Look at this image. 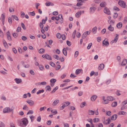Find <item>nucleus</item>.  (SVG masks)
<instances>
[{
	"mask_svg": "<svg viewBox=\"0 0 127 127\" xmlns=\"http://www.w3.org/2000/svg\"><path fill=\"white\" fill-rule=\"evenodd\" d=\"M127 61L125 59H124L122 62L121 64L122 65H125L127 63Z\"/></svg>",
	"mask_w": 127,
	"mask_h": 127,
	"instance_id": "obj_26",
	"label": "nucleus"
},
{
	"mask_svg": "<svg viewBox=\"0 0 127 127\" xmlns=\"http://www.w3.org/2000/svg\"><path fill=\"white\" fill-rule=\"evenodd\" d=\"M28 14L29 15H31L32 16H34L35 15V13L34 11L32 12H28Z\"/></svg>",
	"mask_w": 127,
	"mask_h": 127,
	"instance_id": "obj_27",
	"label": "nucleus"
},
{
	"mask_svg": "<svg viewBox=\"0 0 127 127\" xmlns=\"http://www.w3.org/2000/svg\"><path fill=\"white\" fill-rule=\"evenodd\" d=\"M104 67V64H101L99 66L98 68L99 70H102Z\"/></svg>",
	"mask_w": 127,
	"mask_h": 127,
	"instance_id": "obj_13",
	"label": "nucleus"
},
{
	"mask_svg": "<svg viewBox=\"0 0 127 127\" xmlns=\"http://www.w3.org/2000/svg\"><path fill=\"white\" fill-rule=\"evenodd\" d=\"M59 16H52L51 19L52 20H58L59 19Z\"/></svg>",
	"mask_w": 127,
	"mask_h": 127,
	"instance_id": "obj_20",
	"label": "nucleus"
},
{
	"mask_svg": "<svg viewBox=\"0 0 127 127\" xmlns=\"http://www.w3.org/2000/svg\"><path fill=\"white\" fill-rule=\"evenodd\" d=\"M58 87L57 86L51 92V93H54L58 89Z\"/></svg>",
	"mask_w": 127,
	"mask_h": 127,
	"instance_id": "obj_36",
	"label": "nucleus"
},
{
	"mask_svg": "<svg viewBox=\"0 0 127 127\" xmlns=\"http://www.w3.org/2000/svg\"><path fill=\"white\" fill-rule=\"evenodd\" d=\"M113 9L115 10L119 11L120 10L116 6H114L113 7Z\"/></svg>",
	"mask_w": 127,
	"mask_h": 127,
	"instance_id": "obj_52",
	"label": "nucleus"
},
{
	"mask_svg": "<svg viewBox=\"0 0 127 127\" xmlns=\"http://www.w3.org/2000/svg\"><path fill=\"white\" fill-rule=\"evenodd\" d=\"M42 57L43 58H45L48 60H52L51 56L48 54H46L45 55H42Z\"/></svg>",
	"mask_w": 127,
	"mask_h": 127,
	"instance_id": "obj_7",
	"label": "nucleus"
},
{
	"mask_svg": "<svg viewBox=\"0 0 127 127\" xmlns=\"http://www.w3.org/2000/svg\"><path fill=\"white\" fill-rule=\"evenodd\" d=\"M33 113V111L32 110H30L27 113V114H32Z\"/></svg>",
	"mask_w": 127,
	"mask_h": 127,
	"instance_id": "obj_53",
	"label": "nucleus"
},
{
	"mask_svg": "<svg viewBox=\"0 0 127 127\" xmlns=\"http://www.w3.org/2000/svg\"><path fill=\"white\" fill-rule=\"evenodd\" d=\"M21 38L23 41H25L27 39V37L25 36H22V37Z\"/></svg>",
	"mask_w": 127,
	"mask_h": 127,
	"instance_id": "obj_47",
	"label": "nucleus"
},
{
	"mask_svg": "<svg viewBox=\"0 0 127 127\" xmlns=\"http://www.w3.org/2000/svg\"><path fill=\"white\" fill-rule=\"evenodd\" d=\"M46 107L45 106H44L43 107H41L40 108V111H43V110H45L46 109Z\"/></svg>",
	"mask_w": 127,
	"mask_h": 127,
	"instance_id": "obj_45",
	"label": "nucleus"
},
{
	"mask_svg": "<svg viewBox=\"0 0 127 127\" xmlns=\"http://www.w3.org/2000/svg\"><path fill=\"white\" fill-rule=\"evenodd\" d=\"M127 104V100L124 101L122 103V105L124 106Z\"/></svg>",
	"mask_w": 127,
	"mask_h": 127,
	"instance_id": "obj_43",
	"label": "nucleus"
},
{
	"mask_svg": "<svg viewBox=\"0 0 127 127\" xmlns=\"http://www.w3.org/2000/svg\"><path fill=\"white\" fill-rule=\"evenodd\" d=\"M45 5L46 6H53L54 5V3L51 2H46Z\"/></svg>",
	"mask_w": 127,
	"mask_h": 127,
	"instance_id": "obj_18",
	"label": "nucleus"
},
{
	"mask_svg": "<svg viewBox=\"0 0 127 127\" xmlns=\"http://www.w3.org/2000/svg\"><path fill=\"white\" fill-rule=\"evenodd\" d=\"M106 5V2L105 1H103L100 4V6L101 7H104Z\"/></svg>",
	"mask_w": 127,
	"mask_h": 127,
	"instance_id": "obj_25",
	"label": "nucleus"
},
{
	"mask_svg": "<svg viewBox=\"0 0 127 127\" xmlns=\"http://www.w3.org/2000/svg\"><path fill=\"white\" fill-rule=\"evenodd\" d=\"M56 81V79L54 78L50 80V82L51 83H55Z\"/></svg>",
	"mask_w": 127,
	"mask_h": 127,
	"instance_id": "obj_31",
	"label": "nucleus"
},
{
	"mask_svg": "<svg viewBox=\"0 0 127 127\" xmlns=\"http://www.w3.org/2000/svg\"><path fill=\"white\" fill-rule=\"evenodd\" d=\"M81 15V11L77 12L75 14V16H80Z\"/></svg>",
	"mask_w": 127,
	"mask_h": 127,
	"instance_id": "obj_50",
	"label": "nucleus"
},
{
	"mask_svg": "<svg viewBox=\"0 0 127 127\" xmlns=\"http://www.w3.org/2000/svg\"><path fill=\"white\" fill-rule=\"evenodd\" d=\"M117 103L116 102H114L112 103L111 106L112 107H115L117 105Z\"/></svg>",
	"mask_w": 127,
	"mask_h": 127,
	"instance_id": "obj_38",
	"label": "nucleus"
},
{
	"mask_svg": "<svg viewBox=\"0 0 127 127\" xmlns=\"http://www.w3.org/2000/svg\"><path fill=\"white\" fill-rule=\"evenodd\" d=\"M108 29L110 31L112 32L114 30V28L112 27L111 25H110L108 27Z\"/></svg>",
	"mask_w": 127,
	"mask_h": 127,
	"instance_id": "obj_14",
	"label": "nucleus"
},
{
	"mask_svg": "<svg viewBox=\"0 0 127 127\" xmlns=\"http://www.w3.org/2000/svg\"><path fill=\"white\" fill-rule=\"evenodd\" d=\"M53 57L55 59L57 60H60V58L57 55H53Z\"/></svg>",
	"mask_w": 127,
	"mask_h": 127,
	"instance_id": "obj_35",
	"label": "nucleus"
},
{
	"mask_svg": "<svg viewBox=\"0 0 127 127\" xmlns=\"http://www.w3.org/2000/svg\"><path fill=\"white\" fill-rule=\"evenodd\" d=\"M28 123V121L27 119L24 118L22 119L20 123V126L22 127H26Z\"/></svg>",
	"mask_w": 127,
	"mask_h": 127,
	"instance_id": "obj_1",
	"label": "nucleus"
},
{
	"mask_svg": "<svg viewBox=\"0 0 127 127\" xmlns=\"http://www.w3.org/2000/svg\"><path fill=\"white\" fill-rule=\"evenodd\" d=\"M56 36L57 38H60L61 37V35L59 33H58L56 35Z\"/></svg>",
	"mask_w": 127,
	"mask_h": 127,
	"instance_id": "obj_44",
	"label": "nucleus"
},
{
	"mask_svg": "<svg viewBox=\"0 0 127 127\" xmlns=\"http://www.w3.org/2000/svg\"><path fill=\"white\" fill-rule=\"evenodd\" d=\"M97 28L96 27H94L92 29V32L94 34H95L96 32Z\"/></svg>",
	"mask_w": 127,
	"mask_h": 127,
	"instance_id": "obj_28",
	"label": "nucleus"
},
{
	"mask_svg": "<svg viewBox=\"0 0 127 127\" xmlns=\"http://www.w3.org/2000/svg\"><path fill=\"white\" fill-rule=\"evenodd\" d=\"M44 90L43 89L42 90H39L37 92V94H40L41 93H43L44 92Z\"/></svg>",
	"mask_w": 127,
	"mask_h": 127,
	"instance_id": "obj_39",
	"label": "nucleus"
},
{
	"mask_svg": "<svg viewBox=\"0 0 127 127\" xmlns=\"http://www.w3.org/2000/svg\"><path fill=\"white\" fill-rule=\"evenodd\" d=\"M26 102H27L30 106H32L34 104V101L32 100H29L27 101Z\"/></svg>",
	"mask_w": 127,
	"mask_h": 127,
	"instance_id": "obj_9",
	"label": "nucleus"
},
{
	"mask_svg": "<svg viewBox=\"0 0 127 127\" xmlns=\"http://www.w3.org/2000/svg\"><path fill=\"white\" fill-rule=\"evenodd\" d=\"M117 116L116 114H114L112 115L111 117V120H115L117 118Z\"/></svg>",
	"mask_w": 127,
	"mask_h": 127,
	"instance_id": "obj_15",
	"label": "nucleus"
},
{
	"mask_svg": "<svg viewBox=\"0 0 127 127\" xmlns=\"http://www.w3.org/2000/svg\"><path fill=\"white\" fill-rule=\"evenodd\" d=\"M21 24L24 30H26V28L25 27V26L24 23H21Z\"/></svg>",
	"mask_w": 127,
	"mask_h": 127,
	"instance_id": "obj_48",
	"label": "nucleus"
},
{
	"mask_svg": "<svg viewBox=\"0 0 127 127\" xmlns=\"http://www.w3.org/2000/svg\"><path fill=\"white\" fill-rule=\"evenodd\" d=\"M82 70L81 69H78L76 70L75 71V74H78L81 72V70Z\"/></svg>",
	"mask_w": 127,
	"mask_h": 127,
	"instance_id": "obj_30",
	"label": "nucleus"
},
{
	"mask_svg": "<svg viewBox=\"0 0 127 127\" xmlns=\"http://www.w3.org/2000/svg\"><path fill=\"white\" fill-rule=\"evenodd\" d=\"M116 36L114 38V39L112 40L110 42V43L112 44L114 43H116L117 41L118 38V34H116Z\"/></svg>",
	"mask_w": 127,
	"mask_h": 127,
	"instance_id": "obj_6",
	"label": "nucleus"
},
{
	"mask_svg": "<svg viewBox=\"0 0 127 127\" xmlns=\"http://www.w3.org/2000/svg\"><path fill=\"white\" fill-rule=\"evenodd\" d=\"M58 14V12L57 11H55L53 12V14L54 15H57Z\"/></svg>",
	"mask_w": 127,
	"mask_h": 127,
	"instance_id": "obj_57",
	"label": "nucleus"
},
{
	"mask_svg": "<svg viewBox=\"0 0 127 127\" xmlns=\"http://www.w3.org/2000/svg\"><path fill=\"white\" fill-rule=\"evenodd\" d=\"M88 114L89 115H94L95 113V111H94L93 110H89L88 111Z\"/></svg>",
	"mask_w": 127,
	"mask_h": 127,
	"instance_id": "obj_19",
	"label": "nucleus"
},
{
	"mask_svg": "<svg viewBox=\"0 0 127 127\" xmlns=\"http://www.w3.org/2000/svg\"><path fill=\"white\" fill-rule=\"evenodd\" d=\"M118 3L122 7L125 8L126 6V3L123 1L120 0L119 1Z\"/></svg>",
	"mask_w": 127,
	"mask_h": 127,
	"instance_id": "obj_3",
	"label": "nucleus"
},
{
	"mask_svg": "<svg viewBox=\"0 0 127 127\" xmlns=\"http://www.w3.org/2000/svg\"><path fill=\"white\" fill-rule=\"evenodd\" d=\"M4 113H8L11 112L10 108L8 107H6L3 110Z\"/></svg>",
	"mask_w": 127,
	"mask_h": 127,
	"instance_id": "obj_8",
	"label": "nucleus"
},
{
	"mask_svg": "<svg viewBox=\"0 0 127 127\" xmlns=\"http://www.w3.org/2000/svg\"><path fill=\"white\" fill-rule=\"evenodd\" d=\"M99 119L97 118H95L93 119V121L94 123L97 122L99 121Z\"/></svg>",
	"mask_w": 127,
	"mask_h": 127,
	"instance_id": "obj_42",
	"label": "nucleus"
},
{
	"mask_svg": "<svg viewBox=\"0 0 127 127\" xmlns=\"http://www.w3.org/2000/svg\"><path fill=\"white\" fill-rule=\"evenodd\" d=\"M122 24L121 22H119L117 25V27L119 29H121L122 27Z\"/></svg>",
	"mask_w": 127,
	"mask_h": 127,
	"instance_id": "obj_16",
	"label": "nucleus"
},
{
	"mask_svg": "<svg viewBox=\"0 0 127 127\" xmlns=\"http://www.w3.org/2000/svg\"><path fill=\"white\" fill-rule=\"evenodd\" d=\"M102 44L104 45H105L106 46H108L109 44V43L108 41H105V40H104L102 42Z\"/></svg>",
	"mask_w": 127,
	"mask_h": 127,
	"instance_id": "obj_22",
	"label": "nucleus"
},
{
	"mask_svg": "<svg viewBox=\"0 0 127 127\" xmlns=\"http://www.w3.org/2000/svg\"><path fill=\"white\" fill-rule=\"evenodd\" d=\"M16 83L17 84H19L20 83L21 81L22 80L18 78H16L15 79Z\"/></svg>",
	"mask_w": 127,
	"mask_h": 127,
	"instance_id": "obj_23",
	"label": "nucleus"
},
{
	"mask_svg": "<svg viewBox=\"0 0 127 127\" xmlns=\"http://www.w3.org/2000/svg\"><path fill=\"white\" fill-rule=\"evenodd\" d=\"M50 64L53 67H54L55 66V64L52 62H50Z\"/></svg>",
	"mask_w": 127,
	"mask_h": 127,
	"instance_id": "obj_59",
	"label": "nucleus"
},
{
	"mask_svg": "<svg viewBox=\"0 0 127 127\" xmlns=\"http://www.w3.org/2000/svg\"><path fill=\"white\" fill-rule=\"evenodd\" d=\"M8 22L10 24H11L12 23V19L10 17H9L8 19Z\"/></svg>",
	"mask_w": 127,
	"mask_h": 127,
	"instance_id": "obj_55",
	"label": "nucleus"
},
{
	"mask_svg": "<svg viewBox=\"0 0 127 127\" xmlns=\"http://www.w3.org/2000/svg\"><path fill=\"white\" fill-rule=\"evenodd\" d=\"M41 120V117L40 116H38L37 118V121L38 122H40Z\"/></svg>",
	"mask_w": 127,
	"mask_h": 127,
	"instance_id": "obj_64",
	"label": "nucleus"
},
{
	"mask_svg": "<svg viewBox=\"0 0 127 127\" xmlns=\"http://www.w3.org/2000/svg\"><path fill=\"white\" fill-rule=\"evenodd\" d=\"M1 18L2 23L3 24H4L5 19L4 16H1Z\"/></svg>",
	"mask_w": 127,
	"mask_h": 127,
	"instance_id": "obj_49",
	"label": "nucleus"
},
{
	"mask_svg": "<svg viewBox=\"0 0 127 127\" xmlns=\"http://www.w3.org/2000/svg\"><path fill=\"white\" fill-rule=\"evenodd\" d=\"M108 22L109 24H113L114 23V21L112 20H108Z\"/></svg>",
	"mask_w": 127,
	"mask_h": 127,
	"instance_id": "obj_32",
	"label": "nucleus"
},
{
	"mask_svg": "<svg viewBox=\"0 0 127 127\" xmlns=\"http://www.w3.org/2000/svg\"><path fill=\"white\" fill-rule=\"evenodd\" d=\"M46 91H50L51 90V88L49 86H47L46 87Z\"/></svg>",
	"mask_w": 127,
	"mask_h": 127,
	"instance_id": "obj_40",
	"label": "nucleus"
},
{
	"mask_svg": "<svg viewBox=\"0 0 127 127\" xmlns=\"http://www.w3.org/2000/svg\"><path fill=\"white\" fill-rule=\"evenodd\" d=\"M110 123V119L109 118H108L107 120H106L103 122V124L105 125L109 124Z\"/></svg>",
	"mask_w": 127,
	"mask_h": 127,
	"instance_id": "obj_11",
	"label": "nucleus"
},
{
	"mask_svg": "<svg viewBox=\"0 0 127 127\" xmlns=\"http://www.w3.org/2000/svg\"><path fill=\"white\" fill-rule=\"evenodd\" d=\"M97 97V96L96 95H93L91 97V100L92 101H94L95 100Z\"/></svg>",
	"mask_w": 127,
	"mask_h": 127,
	"instance_id": "obj_17",
	"label": "nucleus"
},
{
	"mask_svg": "<svg viewBox=\"0 0 127 127\" xmlns=\"http://www.w3.org/2000/svg\"><path fill=\"white\" fill-rule=\"evenodd\" d=\"M13 35L14 37H17L18 35V34L17 33H14L13 34Z\"/></svg>",
	"mask_w": 127,
	"mask_h": 127,
	"instance_id": "obj_62",
	"label": "nucleus"
},
{
	"mask_svg": "<svg viewBox=\"0 0 127 127\" xmlns=\"http://www.w3.org/2000/svg\"><path fill=\"white\" fill-rule=\"evenodd\" d=\"M30 73L32 75H34V73L32 70H31L30 71Z\"/></svg>",
	"mask_w": 127,
	"mask_h": 127,
	"instance_id": "obj_61",
	"label": "nucleus"
},
{
	"mask_svg": "<svg viewBox=\"0 0 127 127\" xmlns=\"http://www.w3.org/2000/svg\"><path fill=\"white\" fill-rule=\"evenodd\" d=\"M86 103L85 102H84L82 103L81 104L80 106L81 107H83L85 105Z\"/></svg>",
	"mask_w": 127,
	"mask_h": 127,
	"instance_id": "obj_46",
	"label": "nucleus"
},
{
	"mask_svg": "<svg viewBox=\"0 0 127 127\" xmlns=\"http://www.w3.org/2000/svg\"><path fill=\"white\" fill-rule=\"evenodd\" d=\"M104 11L105 13L108 15H110L111 12L109 9L107 7H105L104 9Z\"/></svg>",
	"mask_w": 127,
	"mask_h": 127,
	"instance_id": "obj_5",
	"label": "nucleus"
},
{
	"mask_svg": "<svg viewBox=\"0 0 127 127\" xmlns=\"http://www.w3.org/2000/svg\"><path fill=\"white\" fill-rule=\"evenodd\" d=\"M77 1L78 2L76 5L78 6L82 5V3L84 2L82 0H77Z\"/></svg>",
	"mask_w": 127,
	"mask_h": 127,
	"instance_id": "obj_10",
	"label": "nucleus"
},
{
	"mask_svg": "<svg viewBox=\"0 0 127 127\" xmlns=\"http://www.w3.org/2000/svg\"><path fill=\"white\" fill-rule=\"evenodd\" d=\"M107 99L108 100L112 101L113 100V98L112 97L109 96L107 97Z\"/></svg>",
	"mask_w": 127,
	"mask_h": 127,
	"instance_id": "obj_37",
	"label": "nucleus"
},
{
	"mask_svg": "<svg viewBox=\"0 0 127 127\" xmlns=\"http://www.w3.org/2000/svg\"><path fill=\"white\" fill-rule=\"evenodd\" d=\"M96 9L95 7H92L90 8V12L91 13H93L95 11Z\"/></svg>",
	"mask_w": 127,
	"mask_h": 127,
	"instance_id": "obj_12",
	"label": "nucleus"
},
{
	"mask_svg": "<svg viewBox=\"0 0 127 127\" xmlns=\"http://www.w3.org/2000/svg\"><path fill=\"white\" fill-rule=\"evenodd\" d=\"M106 32V29H104L102 30L101 31V33H102V34H104Z\"/></svg>",
	"mask_w": 127,
	"mask_h": 127,
	"instance_id": "obj_58",
	"label": "nucleus"
},
{
	"mask_svg": "<svg viewBox=\"0 0 127 127\" xmlns=\"http://www.w3.org/2000/svg\"><path fill=\"white\" fill-rule=\"evenodd\" d=\"M51 112L53 113V114L54 115L58 113L56 110H51Z\"/></svg>",
	"mask_w": 127,
	"mask_h": 127,
	"instance_id": "obj_34",
	"label": "nucleus"
},
{
	"mask_svg": "<svg viewBox=\"0 0 127 127\" xmlns=\"http://www.w3.org/2000/svg\"><path fill=\"white\" fill-rule=\"evenodd\" d=\"M92 44L91 43H89L87 47V49H90L92 46Z\"/></svg>",
	"mask_w": 127,
	"mask_h": 127,
	"instance_id": "obj_41",
	"label": "nucleus"
},
{
	"mask_svg": "<svg viewBox=\"0 0 127 127\" xmlns=\"http://www.w3.org/2000/svg\"><path fill=\"white\" fill-rule=\"evenodd\" d=\"M23 109L24 110H29V108L28 106L26 105H24L23 107Z\"/></svg>",
	"mask_w": 127,
	"mask_h": 127,
	"instance_id": "obj_29",
	"label": "nucleus"
},
{
	"mask_svg": "<svg viewBox=\"0 0 127 127\" xmlns=\"http://www.w3.org/2000/svg\"><path fill=\"white\" fill-rule=\"evenodd\" d=\"M70 104V103L69 101L65 102L62 104V106L60 107V109L62 110L64 109L65 107L68 106Z\"/></svg>",
	"mask_w": 127,
	"mask_h": 127,
	"instance_id": "obj_2",
	"label": "nucleus"
},
{
	"mask_svg": "<svg viewBox=\"0 0 127 127\" xmlns=\"http://www.w3.org/2000/svg\"><path fill=\"white\" fill-rule=\"evenodd\" d=\"M109 103V100L107 99L104 100V101L103 103L104 104H106Z\"/></svg>",
	"mask_w": 127,
	"mask_h": 127,
	"instance_id": "obj_54",
	"label": "nucleus"
},
{
	"mask_svg": "<svg viewBox=\"0 0 127 127\" xmlns=\"http://www.w3.org/2000/svg\"><path fill=\"white\" fill-rule=\"evenodd\" d=\"M44 51L45 50L44 49L41 48L39 50V52L40 53H43L44 52Z\"/></svg>",
	"mask_w": 127,
	"mask_h": 127,
	"instance_id": "obj_33",
	"label": "nucleus"
},
{
	"mask_svg": "<svg viewBox=\"0 0 127 127\" xmlns=\"http://www.w3.org/2000/svg\"><path fill=\"white\" fill-rule=\"evenodd\" d=\"M63 54L65 56H66L67 55V52L65 48H64V49L63 50Z\"/></svg>",
	"mask_w": 127,
	"mask_h": 127,
	"instance_id": "obj_24",
	"label": "nucleus"
},
{
	"mask_svg": "<svg viewBox=\"0 0 127 127\" xmlns=\"http://www.w3.org/2000/svg\"><path fill=\"white\" fill-rule=\"evenodd\" d=\"M121 113L122 115H126L127 113L125 112L124 111H121Z\"/></svg>",
	"mask_w": 127,
	"mask_h": 127,
	"instance_id": "obj_56",
	"label": "nucleus"
},
{
	"mask_svg": "<svg viewBox=\"0 0 127 127\" xmlns=\"http://www.w3.org/2000/svg\"><path fill=\"white\" fill-rule=\"evenodd\" d=\"M79 54L78 52L77 51H76L75 53L74 57L76 58L78 56Z\"/></svg>",
	"mask_w": 127,
	"mask_h": 127,
	"instance_id": "obj_51",
	"label": "nucleus"
},
{
	"mask_svg": "<svg viewBox=\"0 0 127 127\" xmlns=\"http://www.w3.org/2000/svg\"><path fill=\"white\" fill-rule=\"evenodd\" d=\"M12 50L14 53L15 54L17 53V51L16 49L14 48L12 49Z\"/></svg>",
	"mask_w": 127,
	"mask_h": 127,
	"instance_id": "obj_63",
	"label": "nucleus"
},
{
	"mask_svg": "<svg viewBox=\"0 0 127 127\" xmlns=\"http://www.w3.org/2000/svg\"><path fill=\"white\" fill-rule=\"evenodd\" d=\"M91 30L89 31H87L84 32L82 35V37L83 39H84L87 36L90 34V32H91Z\"/></svg>",
	"mask_w": 127,
	"mask_h": 127,
	"instance_id": "obj_4",
	"label": "nucleus"
},
{
	"mask_svg": "<svg viewBox=\"0 0 127 127\" xmlns=\"http://www.w3.org/2000/svg\"><path fill=\"white\" fill-rule=\"evenodd\" d=\"M39 67L40 69L41 70H43V66L41 65H39Z\"/></svg>",
	"mask_w": 127,
	"mask_h": 127,
	"instance_id": "obj_60",
	"label": "nucleus"
},
{
	"mask_svg": "<svg viewBox=\"0 0 127 127\" xmlns=\"http://www.w3.org/2000/svg\"><path fill=\"white\" fill-rule=\"evenodd\" d=\"M59 102V100H56L54 101L53 102L52 105L53 106H55Z\"/></svg>",
	"mask_w": 127,
	"mask_h": 127,
	"instance_id": "obj_21",
	"label": "nucleus"
}]
</instances>
